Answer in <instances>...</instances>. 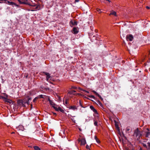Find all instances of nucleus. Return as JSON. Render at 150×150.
I'll return each mask as SVG.
<instances>
[{"instance_id": "7", "label": "nucleus", "mask_w": 150, "mask_h": 150, "mask_svg": "<svg viewBox=\"0 0 150 150\" xmlns=\"http://www.w3.org/2000/svg\"><path fill=\"white\" fill-rule=\"evenodd\" d=\"M78 32L79 31L77 27H75L73 28V31H72L73 33L76 34H77Z\"/></svg>"}, {"instance_id": "21", "label": "nucleus", "mask_w": 150, "mask_h": 150, "mask_svg": "<svg viewBox=\"0 0 150 150\" xmlns=\"http://www.w3.org/2000/svg\"><path fill=\"white\" fill-rule=\"evenodd\" d=\"M26 98V100H25V104L27 103L28 105L29 103L30 102V101H29V100H27L26 98Z\"/></svg>"}, {"instance_id": "36", "label": "nucleus", "mask_w": 150, "mask_h": 150, "mask_svg": "<svg viewBox=\"0 0 150 150\" xmlns=\"http://www.w3.org/2000/svg\"><path fill=\"white\" fill-rule=\"evenodd\" d=\"M143 144V146L144 147H146V148H147V146H146V144H144V143H143V144Z\"/></svg>"}, {"instance_id": "20", "label": "nucleus", "mask_w": 150, "mask_h": 150, "mask_svg": "<svg viewBox=\"0 0 150 150\" xmlns=\"http://www.w3.org/2000/svg\"><path fill=\"white\" fill-rule=\"evenodd\" d=\"M49 103L50 105H52V107L53 106H55V104L52 100L50 101Z\"/></svg>"}, {"instance_id": "18", "label": "nucleus", "mask_w": 150, "mask_h": 150, "mask_svg": "<svg viewBox=\"0 0 150 150\" xmlns=\"http://www.w3.org/2000/svg\"><path fill=\"white\" fill-rule=\"evenodd\" d=\"M33 148L35 150H40V148L38 146H35L33 147Z\"/></svg>"}, {"instance_id": "23", "label": "nucleus", "mask_w": 150, "mask_h": 150, "mask_svg": "<svg viewBox=\"0 0 150 150\" xmlns=\"http://www.w3.org/2000/svg\"><path fill=\"white\" fill-rule=\"evenodd\" d=\"M38 97V98H44L43 95H40L37 97Z\"/></svg>"}, {"instance_id": "42", "label": "nucleus", "mask_w": 150, "mask_h": 150, "mask_svg": "<svg viewBox=\"0 0 150 150\" xmlns=\"http://www.w3.org/2000/svg\"><path fill=\"white\" fill-rule=\"evenodd\" d=\"M48 100L50 102V101H51L52 100H50V98H48Z\"/></svg>"}, {"instance_id": "30", "label": "nucleus", "mask_w": 150, "mask_h": 150, "mask_svg": "<svg viewBox=\"0 0 150 150\" xmlns=\"http://www.w3.org/2000/svg\"><path fill=\"white\" fill-rule=\"evenodd\" d=\"M94 125L95 126H97L98 125H97V121H94Z\"/></svg>"}, {"instance_id": "35", "label": "nucleus", "mask_w": 150, "mask_h": 150, "mask_svg": "<svg viewBox=\"0 0 150 150\" xmlns=\"http://www.w3.org/2000/svg\"><path fill=\"white\" fill-rule=\"evenodd\" d=\"M92 92H93L96 95H98V93H97L96 91H92Z\"/></svg>"}, {"instance_id": "54", "label": "nucleus", "mask_w": 150, "mask_h": 150, "mask_svg": "<svg viewBox=\"0 0 150 150\" xmlns=\"http://www.w3.org/2000/svg\"><path fill=\"white\" fill-rule=\"evenodd\" d=\"M50 83L53 84V83H52L51 82H50Z\"/></svg>"}, {"instance_id": "60", "label": "nucleus", "mask_w": 150, "mask_h": 150, "mask_svg": "<svg viewBox=\"0 0 150 150\" xmlns=\"http://www.w3.org/2000/svg\"><path fill=\"white\" fill-rule=\"evenodd\" d=\"M85 144H86V142H85Z\"/></svg>"}, {"instance_id": "31", "label": "nucleus", "mask_w": 150, "mask_h": 150, "mask_svg": "<svg viewBox=\"0 0 150 150\" xmlns=\"http://www.w3.org/2000/svg\"><path fill=\"white\" fill-rule=\"evenodd\" d=\"M38 97H37L36 98H35L33 100V102H35L36 100H37V99H38Z\"/></svg>"}, {"instance_id": "59", "label": "nucleus", "mask_w": 150, "mask_h": 150, "mask_svg": "<svg viewBox=\"0 0 150 150\" xmlns=\"http://www.w3.org/2000/svg\"><path fill=\"white\" fill-rule=\"evenodd\" d=\"M1 98V96H0V99Z\"/></svg>"}, {"instance_id": "38", "label": "nucleus", "mask_w": 150, "mask_h": 150, "mask_svg": "<svg viewBox=\"0 0 150 150\" xmlns=\"http://www.w3.org/2000/svg\"><path fill=\"white\" fill-rule=\"evenodd\" d=\"M86 148L87 149H89V146L88 145H87L86 146Z\"/></svg>"}, {"instance_id": "39", "label": "nucleus", "mask_w": 150, "mask_h": 150, "mask_svg": "<svg viewBox=\"0 0 150 150\" xmlns=\"http://www.w3.org/2000/svg\"><path fill=\"white\" fill-rule=\"evenodd\" d=\"M146 8L147 9H150V7H149L148 6H147L146 7Z\"/></svg>"}, {"instance_id": "11", "label": "nucleus", "mask_w": 150, "mask_h": 150, "mask_svg": "<svg viewBox=\"0 0 150 150\" xmlns=\"http://www.w3.org/2000/svg\"><path fill=\"white\" fill-rule=\"evenodd\" d=\"M113 15L115 16H116V12L114 11H112L110 13L109 15L110 16V15Z\"/></svg>"}, {"instance_id": "40", "label": "nucleus", "mask_w": 150, "mask_h": 150, "mask_svg": "<svg viewBox=\"0 0 150 150\" xmlns=\"http://www.w3.org/2000/svg\"><path fill=\"white\" fill-rule=\"evenodd\" d=\"M7 1V3H8V4H10V2L9 1H8L7 0V1Z\"/></svg>"}, {"instance_id": "5", "label": "nucleus", "mask_w": 150, "mask_h": 150, "mask_svg": "<svg viewBox=\"0 0 150 150\" xmlns=\"http://www.w3.org/2000/svg\"><path fill=\"white\" fill-rule=\"evenodd\" d=\"M18 1L19 2V3L21 4H24L28 5L30 6H32V5L30 3L27 2H25L24 0H18Z\"/></svg>"}, {"instance_id": "26", "label": "nucleus", "mask_w": 150, "mask_h": 150, "mask_svg": "<svg viewBox=\"0 0 150 150\" xmlns=\"http://www.w3.org/2000/svg\"><path fill=\"white\" fill-rule=\"evenodd\" d=\"M150 135V132H146V137H148Z\"/></svg>"}, {"instance_id": "45", "label": "nucleus", "mask_w": 150, "mask_h": 150, "mask_svg": "<svg viewBox=\"0 0 150 150\" xmlns=\"http://www.w3.org/2000/svg\"><path fill=\"white\" fill-rule=\"evenodd\" d=\"M79 89H80V90H82V91H84V90H82V89H81V88H79Z\"/></svg>"}, {"instance_id": "12", "label": "nucleus", "mask_w": 150, "mask_h": 150, "mask_svg": "<svg viewBox=\"0 0 150 150\" xmlns=\"http://www.w3.org/2000/svg\"><path fill=\"white\" fill-rule=\"evenodd\" d=\"M69 108L70 109L74 110L75 109H76V107L75 106H71L69 107Z\"/></svg>"}, {"instance_id": "2", "label": "nucleus", "mask_w": 150, "mask_h": 150, "mask_svg": "<svg viewBox=\"0 0 150 150\" xmlns=\"http://www.w3.org/2000/svg\"><path fill=\"white\" fill-rule=\"evenodd\" d=\"M26 100V98H24L23 100H17V104L18 105H22L23 107H25V101Z\"/></svg>"}, {"instance_id": "15", "label": "nucleus", "mask_w": 150, "mask_h": 150, "mask_svg": "<svg viewBox=\"0 0 150 150\" xmlns=\"http://www.w3.org/2000/svg\"><path fill=\"white\" fill-rule=\"evenodd\" d=\"M114 122H115V127L117 129H119V127H118V123L115 120L114 121Z\"/></svg>"}, {"instance_id": "17", "label": "nucleus", "mask_w": 150, "mask_h": 150, "mask_svg": "<svg viewBox=\"0 0 150 150\" xmlns=\"http://www.w3.org/2000/svg\"><path fill=\"white\" fill-rule=\"evenodd\" d=\"M130 128L129 127H127L126 129V132L127 133H129Z\"/></svg>"}, {"instance_id": "24", "label": "nucleus", "mask_w": 150, "mask_h": 150, "mask_svg": "<svg viewBox=\"0 0 150 150\" xmlns=\"http://www.w3.org/2000/svg\"><path fill=\"white\" fill-rule=\"evenodd\" d=\"M97 103H98V104L101 107H102L103 105L102 103L100 102L99 101H97Z\"/></svg>"}, {"instance_id": "13", "label": "nucleus", "mask_w": 150, "mask_h": 150, "mask_svg": "<svg viewBox=\"0 0 150 150\" xmlns=\"http://www.w3.org/2000/svg\"><path fill=\"white\" fill-rule=\"evenodd\" d=\"M76 92L75 91H71L68 92V93L70 94L75 95V93Z\"/></svg>"}, {"instance_id": "22", "label": "nucleus", "mask_w": 150, "mask_h": 150, "mask_svg": "<svg viewBox=\"0 0 150 150\" xmlns=\"http://www.w3.org/2000/svg\"><path fill=\"white\" fill-rule=\"evenodd\" d=\"M5 102H6L7 103H11V102H12L11 100L8 99V100H5Z\"/></svg>"}, {"instance_id": "55", "label": "nucleus", "mask_w": 150, "mask_h": 150, "mask_svg": "<svg viewBox=\"0 0 150 150\" xmlns=\"http://www.w3.org/2000/svg\"><path fill=\"white\" fill-rule=\"evenodd\" d=\"M85 92H87L86 91H85Z\"/></svg>"}, {"instance_id": "32", "label": "nucleus", "mask_w": 150, "mask_h": 150, "mask_svg": "<svg viewBox=\"0 0 150 150\" xmlns=\"http://www.w3.org/2000/svg\"><path fill=\"white\" fill-rule=\"evenodd\" d=\"M27 100H29V101H30L32 99V98L31 97H27Z\"/></svg>"}, {"instance_id": "46", "label": "nucleus", "mask_w": 150, "mask_h": 150, "mask_svg": "<svg viewBox=\"0 0 150 150\" xmlns=\"http://www.w3.org/2000/svg\"><path fill=\"white\" fill-rule=\"evenodd\" d=\"M53 114L54 115H56V114L55 113L53 112Z\"/></svg>"}, {"instance_id": "49", "label": "nucleus", "mask_w": 150, "mask_h": 150, "mask_svg": "<svg viewBox=\"0 0 150 150\" xmlns=\"http://www.w3.org/2000/svg\"><path fill=\"white\" fill-rule=\"evenodd\" d=\"M65 103L66 104H67V100H66V101L65 102Z\"/></svg>"}, {"instance_id": "3", "label": "nucleus", "mask_w": 150, "mask_h": 150, "mask_svg": "<svg viewBox=\"0 0 150 150\" xmlns=\"http://www.w3.org/2000/svg\"><path fill=\"white\" fill-rule=\"evenodd\" d=\"M78 140L79 143L81 145H84V138L83 137H80Z\"/></svg>"}, {"instance_id": "57", "label": "nucleus", "mask_w": 150, "mask_h": 150, "mask_svg": "<svg viewBox=\"0 0 150 150\" xmlns=\"http://www.w3.org/2000/svg\"><path fill=\"white\" fill-rule=\"evenodd\" d=\"M92 19H91V21H92Z\"/></svg>"}, {"instance_id": "52", "label": "nucleus", "mask_w": 150, "mask_h": 150, "mask_svg": "<svg viewBox=\"0 0 150 150\" xmlns=\"http://www.w3.org/2000/svg\"><path fill=\"white\" fill-rule=\"evenodd\" d=\"M78 94L79 95H81V93H78Z\"/></svg>"}, {"instance_id": "47", "label": "nucleus", "mask_w": 150, "mask_h": 150, "mask_svg": "<svg viewBox=\"0 0 150 150\" xmlns=\"http://www.w3.org/2000/svg\"><path fill=\"white\" fill-rule=\"evenodd\" d=\"M30 105H31V108H32V106H33L32 104H31Z\"/></svg>"}, {"instance_id": "44", "label": "nucleus", "mask_w": 150, "mask_h": 150, "mask_svg": "<svg viewBox=\"0 0 150 150\" xmlns=\"http://www.w3.org/2000/svg\"><path fill=\"white\" fill-rule=\"evenodd\" d=\"M75 1L76 2H78L79 1V0H75Z\"/></svg>"}, {"instance_id": "9", "label": "nucleus", "mask_w": 150, "mask_h": 150, "mask_svg": "<svg viewBox=\"0 0 150 150\" xmlns=\"http://www.w3.org/2000/svg\"><path fill=\"white\" fill-rule=\"evenodd\" d=\"M43 73L45 75H46V77H47V78H50V74L48 73H47L45 72H43Z\"/></svg>"}, {"instance_id": "10", "label": "nucleus", "mask_w": 150, "mask_h": 150, "mask_svg": "<svg viewBox=\"0 0 150 150\" xmlns=\"http://www.w3.org/2000/svg\"><path fill=\"white\" fill-rule=\"evenodd\" d=\"M90 108L94 113L96 112L97 111L94 107L92 106H90Z\"/></svg>"}, {"instance_id": "48", "label": "nucleus", "mask_w": 150, "mask_h": 150, "mask_svg": "<svg viewBox=\"0 0 150 150\" xmlns=\"http://www.w3.org/2000/svg\"><path fill=\"white\" fill-rule=\"evenodd\" d=\"M28 147H30L31 148H32V146H29Z\"/></svg>"}, {"instance_id": "51", "label": "nucleus", "mask_w": 150, "mask_h": 150, "mask_svg": "<svg viewBox=\"0 0 150 150\" xmlns=\"http://www.w3.org/2000/svg\"><path fill=\"white\" fill-rule=\"evenodd\" d=\"M46 90H49V88H47L46 89Z\"/></svg>"}, {"instance_id": "33", "label": "nucleus", "mask_w": 150, "mask_h": 150, "mask_svg": "<svg viewBox=\"0 0 150 150\" xmlns=\"http://www.w3.org/2000/svg\"><path fill=\"white\" fill-rule=\"evenodd\" d=\"M1 97L3 99H5V100H8V99L7 98H6L5 97H3V96H1Z\"/></svg>"}, {"instance_id": "16", "label": "nucleus", "mask_w": 150, "mask_h": 150, "mask_svg": "<svg viewBox=\"0 0 150 150\" xmlns=\"http://www.w3.org/2000/svg\"><path fill=\"white\" fill-rule=\"evenodd\" d=\"M9 5H15L17 6H18V5H17L16 4H15V3H14L13 2H10V4Z\"/></svg>"}, {"instance_id": "1", "label": "nucleus", "mask_w": 150, "mask_h": 150, "mask_svg": "<svg viewBox=\"0 0 150 150\" xmlns=\"http://www.w3.org/2000/svg\"><path fill=\"white\" fill-rule=\"evenodd\" d=\"M134 135L136 137L138 138L140 137L141 136V134L140 132L139 131L138 128L135 130Z\"/></svg>"}, {"instance_id": "56", "label": "nucleus", "mask_w": 150, "mask_h": 150, "mask_svg": "<svg viewBox=\"0 0 150 150\" xmlns=\"http://www.w3.org/2000/svg\"><path fill=\"white\" fill-rule=\"evenodd\" d=\"M14 133V132H12V134H13V133Z\"/></svg>"}, {"instance_id": "43", "label": "nucleus", "mask_w": 150, "mask_h": 150, "mask_svg": "<svg viewBox=\"0 0 150 150\" xmlns=\"http://www.w3.org/2000/svg\"><path fill=\"white\" fill-rule=\"evenodd\" d=\"M49 79H50V78H47V77H46V80H47V81H48V80H49Z\"/></svg>"}, {"instance_id": "29", "label": "nucleus", "mask_w": 150, "mask_h": 150, "mask_svg": "<svg viewBox=\"0 0 150 150\" xmlns=\"http://www.w3.org/2000/svg\"><path fill=\"white\" fill-rule=\"evenodd\" d=\"M147 144H148V148L147 147V148L148 149H150V143L148 142L147 143Z\"/></svg>"}, {"instance_id": "14", "label": "nucleus", "mask_w": 150, "mask_h": 150, "mask_svg": "<svg viewBox=\"0 0 150 150\" xmlns=\"http://www.w3.org/2000/svg\"><path fill=\"white\" fill-rule=\"evenodd\" d=\"M79 104L80 106V107H81V108H82V109H81V108H80V110L81 112H82V110H83V108H84V107L83 106V105L81 103V100H79Z\"/></svg>"}, {"instance_id": "37", "label": "nucleus", "mask_w": 150, "mask_h": 150, "mask_svg": "<svg viewBox=\"0 0 150 150\" xmlns=\"http://www.w3.org/2000/svg\"><path fill=\"white\" fill-rule=\"evenodd\" d=\"M96 141L97 143H99L100 142V141L99 140V139L97 138L96 140Z\"/></svg>"}, {"instance_id": "58", "label": "nucleus", "mask_w": 150, "mask_h": 150, "mask_svg": "<svg viewBox=\"0 0 150 150\" xmlns=\"http://www.w3.org/2000/svg\"><path fill=\"white\" fill-rule=\"evenodd\" d=\"M147 129L148 130H149L148 128H147Z\"/></svg>"}, {"instance_id": "4", "label": "nucleus", "mask_w": 150, "mask_h": 150, "mask_svg": "<svg viewBox=\"0 0 150 150\" xmlns=\"http://www.w3.org/2000/svg\"><path fill=\"white\" fill-rule=\"evenodd\" d=\"M52 107L56 110L57 111H60L62 113H64V110L62 109V108H61L60 107H58V108H57L56 106H53Z\"/></svg>"}, {"instance_id": "28", "label": "nucleus", "mask_w": 150, "mask_h": 150, "mask_svg": "<svg viewBox=\"0 0 150 150\" xmlns=\"http://www.w3.org/2000/svg\"><path fill=\"white\" fill-rule=\"evenodd\" d=\"M97 96L102 100H103V98L99 94H98V95H97Z\"/></svg>"}, {"instance_id": "34", "label": "nucleus", "mask_w": 150, "mask_h": 150, "mask_svg": "<svg viewBox=\"0 0 150 150\" xmlns=\"http://www.w3.org/2000/svg\"><path fill=\"white\" fill-rule=\"evenodd\" d=\"M90 97L92 98H93L94 99H95V97L94 96L92 95L90 96Z\"/></svg>"}, {"instance_id": "25", "label": "nucleus", "mask_w": 150, "mask_h": 150, "mask_svg": "<svg viewBox=\"0 0 150 150\" xmlns=\"http://www.w3.org/2000/svg\"><path fill=\"white\" fill-rule=\"evenodd\" d=\"M96 11L99 13H100L102 12V11H101V10L98 8H96Z\"/></svg>"}, {"instance_id": "27", "label": "nucleus", "mask_w": 150, "mask_h": 150, "mask_svg": "<svg viewBox=\"0 0 150 150\" xmlns=\"http://www.w3.org/2000/svg\"><path fill=\"white\" fill-rule=\"evenodd\" d=\"M40 5H38L36 6V7L35 8V9H40Z\"/></svg>"}, {"instance_id": "8", "label": "nucleus", "mask_w": 150, "mask_h": 150, "mask_svg": "<svg viewBox=\"0 0 150 150\" xmlns=\"http://www.w3.org/2000/svg\"><path fill=\"white\" fill-rule=\"evenodd\" d=\"M70 23L73 25H77V22L74 20L71 21L70 22Z\"/></svg>"}, {"instance_id": "50", "label": "nucleus", "mask_w": 150, "mask_h": 150, "mask_svg": "<svg viewBox=\"0 0 150 150\" xmlns=\"http://www.w3.org/2000/svg\"><path fill=\"white\" fill-rule=\"evenodd\" d=\"M85 99H86V98L87 99H88V98L86 97V96H85Z\"/></svg>"}, {"instance_id": "41", "label": "nucleus", "mask_w": 150, "mask_h": 150, "mask_svg": "<svg viewBox=\"0 0 150 150\" xmlns=\"http://www.w3.org/2000/svg\"><path fill=\"white\" fill-rule=\"evenodd\" d=\"M97 137L96 136H94V139L95 140H96L97 139Z\"/></svg>"}, {"instance_id": "6", "label": "nucleus", "mask_w": 150, "mask_h": 150, "mask_svg": "<svg viewBox=\"0 0 150 150\" xmlns=\"http://www.w3.org/2000/svg\"><path fill=\"white\" fill-rule=\"evenodd\" d=\"M126 39L127 41H132L133 39V37L131 35H127L126 37Z\"/></svg>"}, {"instance_id": "53", "label": "nucleus", "mask_w": 150, "mask_h": 150, "mask_svg": "<svg viewBox=\"0 0 150 150\" xmlns=\"http://www.w3.org/2000/svg\"><path fill=\"white\" fill-rule=\"evenodd\" d=\"M79 130L80 131H81V129L80 128H79Z\"/></svg>"}, {"instance_id": "19", "label": "nucleus", "mask_w": 150, "mask_h": 150, "mask_svg": "<svg viewBox=\"0 0 150 150\" xmlns=\"http://www.w3.org/2000/svg\"><path fill=\"white\" fill-rule=\"evenodd\" d=\"M94 116L97 118L98 117V113L97 111L96 112H95V113L93 115Z\"/></svg>"}]
</instances>
